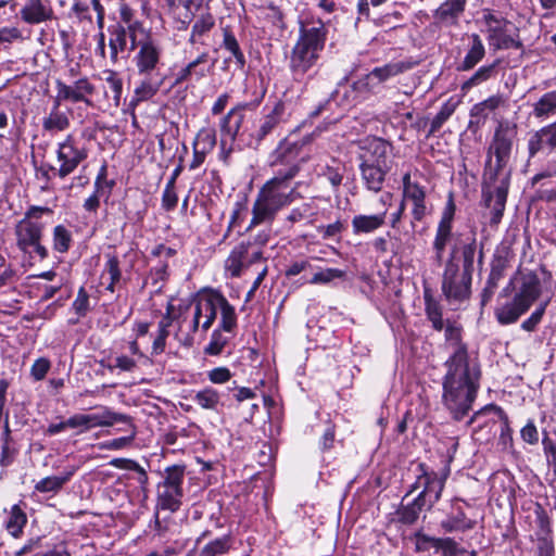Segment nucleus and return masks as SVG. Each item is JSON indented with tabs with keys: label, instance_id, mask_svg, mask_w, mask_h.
<instances>
[{
	"label": "nucleus",
	"instance_id": "f257e3e1",
	"mask_svg": "<svg viewBox=\"0 0 556 556\" xmlns=\"http://www.w3.org/2000/svg\"><path fill=\"white\" fill-rule=\"evenodd\" d=\"M129 50L135 52L132 62L143 79L136 87L130 105L153 98L164 84L161 74L163 47L161 41L139 21L129 23Z\"/></svg>",
	"mask_w": 556,
	"mask_h": 556
},
{
	"label": "nucleus",
	"instance_id": "f03ea898",
	"mask_svg": "<svg viewBox=\"0 0 556 556\" xmlns=\"http://www.w3.org/2000/svg\"><path fill=\"white\" fill-rule=\"evenodd\" d=\"M442 404L455 421H460L472 409L481 379L478 361H466L462 354L444 362Z\"/></svg>",
	"mask_w": 556,
	"mask_h": 556
},
{
	"label": "nucleus",
	"instance_id": "7ed1b4c3",
	"mask_svg": "<svg viewBox=\"0 0 556 556\" xmlns=\"http://www.w3.org/2000/svg\"><path fill=\"white\" fill-rule=\"evenodd\" d=\"M326 39L327 29L321 21L301 23L299 38L289 56V70L294 80L305 81L315 77Z\"/></svg>",
	"mask_w": 556,
	"mask_h": 556
},
{
	"label": "nucleus",
	"instance_id": "20e7f679",
	"mask_svg": "<svg viewBox=\"0 0 556 556\" xmlns=\"http://www.w3.org/2000/svg\"><path fill=\"white\" fill-rule=\"evenodd\" d=\"M290 186L282 185L276 180H267L258 190L252 206V218L245 228V232H252L261 225H271L277 213L292 202L294 189L289 192L285 190Z\"/></svg>",
	"mask_w": 556,
	"mask_h": 556
},
{
	"label": "nucleus",
	"instance_id": "39448f33",
	"mask_svg": "<svg viewBox=\"0 0 556 556\" xmlns=\"http://www.w3.org/2000/svg\"><path fill=\"white\" fill-rule=\"evenodd\" d=\"M303 143L290 141L287 138L279 140L277 147L268 155V166L273 168L276 180L286 186L299 175L306 157L302 155Z\"/></svg>",
	"mask_w": 556,
	"mask_h": 556
},
{
	"label": "nucleus",
	"instance_id": "423d86ee",
	"mask_svg": "<svg viewBox=\"0 0 556 556\" xmlns=\"http://www.w3.org/2000/svg\"><path fill=\"white\" fill-rule=\"evenodd\" d=\"M541 295V281L533 271L521 275L520 285L510 302L498 306L495 316L501 325L516 323Z\"/></svg>",
	"mask_w": 556,
	"mask_h": 556
},
{
	"label": "nucleus",
	"instance_id": "0eeeda50",
	"mask_svg": "<svg viewBox=\"0 0 556 556\" xmlns=\"http://www.w3.org/2000/svg\"><path fill=\"white\" fill-rule=\"evenodd\" d=\"M288 116L286 103L281 100L276 101L273 106H265L262 116L249 132L248 146L258 150L263 144L273 142L280 136Z\"/></svg>",
	"mask_w": 556,
	"mask_h": 556
},
{
	"label": "nucleus",
	"instance_id": "6e6552de",
	"mask_svg": "<svg viewBox=\"0 0 556 556\" xmlns=\"http://www.w3.org/2000/svg\"><path fill=\"white\" fill-rule=\"evenodd\" d=\"M483 23L486 27L488 42L494 50L522 49L519 29L505 17L484 10Z\"/></svg>",
	"mask_w": 556,
	"mask_h": 556
},
{
	"label": "nucleus",
	"instance_id": "1a4fd4ad",
	"mask_svg": "<svg viewBox=\"0 0 556 556\" xmlns=\"http://www.w3.org/2000/svg\"><path fill=\"white\" fill-rule=\"evenodd\" d=\"M515 136V127L508 123H500L495 128L486 152V167H489L491 179H494L508 164Z\"/></svg>",
	"mask_w": 556,
	"mask_h": 556
},
{
	"label": "nucleus",
	"instance_id": "9d476101",
	"mask_svg": "<svg viewBox=\"0 0 556 556\" xmlns=\"http://www.w3.org/2000/svg\"><path fill=\"white\" fill-rule=\"evenodd\" d=\"M87 157L88 149L86 147H79L74 136L67 135L65 139L56 146V161L59 166L54 167L50 165L48 170H45L42 174L49 179L48 173L51 170L54 176L60 179H65L73 174Z\"/></svg>",
	"mask_w": 556,
	"mask_h": 556
},
{
	"label": "nucleus",
	"instance_id": "9b49d317",
	"mask_svg": "<svg viewBox=\"0 0 556 556\" xmlns=\"http://www.w3.org/2000/svg\"><path fill=\"white\" fill-rule=\"evenodd\" d=\"M482 263V248L478 247L477 233L475 230L455 235L451 251L444 264L457 265L463 269L473 271L475 258Z\"/></svg>",
	"mask_w": 556,
	"mask_h": 556
},
{
	"label": "nucleus",
	"instance_id": "f8f14e48",
	"mask_svg": "<svg viewBox=\"0 0 556 556\" xmlns=\"http://www.w3.org/2000/svg\"><path fill=\"white\" fill-rule=\"evenodd\" d=\"M472 273L453 264H444L441 290L450 303L468 300L471 293Z\"/></svg>",
	"mask_w": 556,
	"mask_h": 556
},
{
	"label": "nucleus",
	"instance_id": "ddd939ff",
	"mask_svg": "<svg viewBox=\"0 0 556 556\" xmlns=\"http://www.w3.org/2000/svg\"><path fill=\"white\" fill-rule=\"evenodd\" d=\"M43 228L42 223L28 218L21 219L15 226L17 248L30 257L35 254L40 261L48 257V250L41 244Z\"/></svg>",
	"mask_w": 556,
	"mask_h": 556
},
{
	"label": "nucleus",
	"instance_id": "4468645a",
	"mask_svg": "<svg viewBox=\"0 0 556 556\" xmlns=\"http://www.w3.org/2000/svg\"><path fill=\"white\" fill-rule=\"evenodd\" d=\"M417 479L415 483L410 485L406 496L415 490L422 488L421 492L417 496L427 503L428 509H430L441 498L446 475H439L435 471H429L425 464H419L417 466Z\"/></svg>",
	"mask_w": 556,
	"mask_h": 556
},
{
	"label": "nucleus",
	"instance_id": "2eb2a0df",
	"mask_svg": "<svg viewBox=\"0 0 556 556\" xmlns=\"http://www.w3.org/2000/svg\"><path fill=\"white\" fill-rule=\"evenodd\" d=\"M392 146L378 137L366 138L359 144L357 160L359 165L391 169Z\"/></svg>",
	"mask_w": 556,
	"mask_h": 556
},
{
	"label": "nucleus",
	"instance_id": "dca6fc26",
	"mask_svg": "<svg viewBox=\"0 0 556 556\" xmlns=\"http://www.w3.org/2000/svg\"><path fill=\"white\" fill-rule=\"evenodd\" d=\"M263 258L262 250L250 248L249 243L242 241L231 250L225 261V269L231 277L238 278L244 269L263 261Z\"/></svg>",
	"mask_w": 556,
	"mask_h": 556
},
{
	"label": "nucleus",
	"instance_id": "f3484780",
	"mask_svg": "<svg viewBox=\"0 0 556 556\" xmlns=\"http://www.w3.org/2000/svg\"><path fill=\"white\" fill-rule=\"evenodd\" d=\"M18 16L29 25L47 23L55 17L50 0H24Z\"/></svg>",
	"mask_w": 556,
	"mask_h": 556
},
{
	"label": "nucleus",
	"instance_id": "a211bd4d",
	"mask_svg": "<svg viewBox=\"0 0 556 556\" xmlns=\"http://www.w3.org/2000/svg\"><path fill=\"white\" fill-rule=\"evenodd\" d=\"M94 90V86L87 77L79 78L73 86H68L61 80L56 81V99L60 101L85 102L90 105L91 101L88 100L87 96L93 94Z\"/></svg>",
	"mask_w": 556,
	"mask_h": 556
},
{
	"label": "nucleus",
	"instance_id": "6ab92c4d",
	"mask_svg": "<svg viewBox=\"0 0 556 556\" xmlns=\"http://www.w3.org/2000/svg\"><path fill=\"white\" fill-rule=\"evenodd\" d=\"M468 0H445L434 10L433 18L441 26H456L464 14Z\"/></svg>",
	"mask_w": 556,
	"mask_h": 556
},
{
	"label": "nucleus",
	"instance_id": "aec40b11",
	"mask_svg": "<svg viewBox=\"0 0 556 556\" xmlns=\"http://www.w3.org/2000/svg\"><path fill=\"white\" fill-rule=\"evenodd\" d=\"M507 193L508 186L505 181H503L501 186H497L493 192L483 190V200L485 206L491 210L490 224L492 226L498 225L502 220L505 211Z\"/></svg>",
	"mask_w": 556,
	"mask_h": 556
},
{
	"label": "nucleus",
	"instance_id": "412c9836",
	"mask_svg": "<svg viewBox=\"0 0 556 556\" xmlns=\"http://www.w3.org/2000/svg\"><path fill=\"white\" fill-rule=\"evenodd\" d=\"M476 522L469 519L463 508L457 504H452L451 511L440 522V527L445 533L465 532L471 530Z\"/></svg>",
	"mask_w": 556,
	"mask_h": 556
},
{
	"label": "nucleus",
	"instance_id": "4be33fe9",
	"mask_svg": "<svg viewBox=\"0 0 556 556\" xmlns=\"http://www.w3.org/2000/svg\"><path fill=\"white\" fill-rule=\"evenodd\" d=\"M260 102L261 100H255L252 103H240L236 108L231 109L222 119V131L235 138L242 127L244 118L242 112L247 109H255Z\"/></svg>",
	"mask_w": 556,
	"mask_h": 556
},
{
	"label": "nucleus",
	"instance_id": "5701e85b",
	"mask_svg": "<svg viewBox=\"0 0 556 556\" xmlns=\"http://www.w3.org/2000/svg\"><path fill=\"white\" fill-rule=\"evenodd\" d=\"M443 330L446 346L453 350L448 357H454L458 354H462L466 361H477L476 358H471L469 356L467 344L462 341L463 329L455 321L446 320V323H444Z\"/></svg>",
	"mask_w": 556,
	"mask_h": 556
},
{
	"label": "nucleus",
	"instance_id": "b1692460",
	"mask_svg": "<svg viewBox=\"0 0 556 556\" xmlns=\"http://www.w3.org/2000/svg\"><path fill=\"white\" fill-rule=\"evenodd\" d=\"M422 540L429 543L437 551H441L443 556H478L477 551H468L460 546L453 538H434L422 535Z\"/></svg>",
	"mask_w": 556,
	"mask_h": 556
},
{
	"label": "nucleus",
	"instance_id": "393cba45",
	"mask_svg": "<svg viewBox=\"0 0 556 556\" xmlns=\"http://www.w3.org/2000/svg\"><path fill=\"white\" fill-rule=\"evenodd\" d=\"M216 301H217L216 291L212 290L208 293H206L205 295H202L195 302L197 314H198V316H201V318H202L201 319L202 320L201 329L204 332L207 331L212 327V325L216 318V315H217Z\"/></svg>",
	"mask_w": 556,
	"mask_h": 556
},
{
	"label": "nucleus",
	"instance_id": "a878e982",
	"mask_svg": "<svg viewBox=\"0 0 556 556\" xmlns=\"http://www.w3.org/2000/svg\"><path fill=\"white\" fill-rule=\"evenodd\" d=\"M124 21L127 22V27L115 25L109 28L110 60L114 65L118 63V53L126 50L127 39H129V23L131 21L126 20L125 17Z\"/></svg>",
	"mask_w": 556,
	"mask_h": 556
},
{
	"label": "nucleus",
	"instance_id": "bb28decb",
	"mask_svg": "<svg viewBox=\"0 0 556 556\" xmlns=\"http://www.w3.org/2000/svg\"><path fill=\"white\" fill-rule=\"evenodd\" d=\"M387 211L366 215L358 214L352 218V230L354 235L371 233L386 224Z\"/></svg>",
	"mask_w": 556,
	"mask_h": 556
},
{
	"label": "nucleus",
	"instance_id": "cd10ccee",
	"mask_svg": "<svg viewBox=\"0 0 556 556\" xmlns=\"http://www.w3.org/2000/svg\"><path fill=\"white\" fill-rule=\"evenodd\" d=\"M88 430L96 427H110L115 422H125L130 425V417L124 414L115 413L103 407L101 412L94 414H85Z\"/></svg>",
	"mask_w": 556,
	"mask_h": 556
},
{
	"label": "nucleus",
	"instance_id": "c85d7f7f",
	"mask_svg": "<svg viewBox=\"0 0 556 556\" xmlns=\"http://www.w3.org/2000/svg\"><path fill=\"white\" fill-rule=\"evenodd\" d=\"M182 497L184 489L160 488L159 484L155 507L157 509L175 513L180 508Z\"/></svg>",
	"mask_w": 556,
	"mask_h": 556
},
{
	"label": "nucleus",
	"instance_id": "c756f323",
	"mask_svg": "<svg viewBox=\"0 0 556 556\" xmlns=\"http://www.w3.org/2000/svg\"><path fill=\"white\" fill-rule=\"evenodd\" d=\"M469 39L470 47L464 60L458 65L459 71L472 70L485 55V48L480 36L478 34H471Z\"/></svg>",
	"mask_w": 556,
	"mask_h": 556
},
{
	"label": "nucleus",
	"instance_id": "7c9ffc66",
	"mask_svg": "<svg viewBox=\"0 0 556 556\" xmlns=\"http://www.w3.org/2000/svg\"><path fill=\"white\" fill-rule=\"evenodd\" d=\"M415 63L408 61H399L388 63L380 67H375L369 74L368 77H371L372 81L376 80L377 84L383 83L391 77L400 75L410 68H413Z\"/></svg>",
	"mask_w": 556,
	"mask_h": 556
},
{
	"label": "nucleus",
	"instance_id": "2f4dec72",
	"mask_svg": "<svg viewBox=\"0 0 556 556\" xmlns=\"http://www.w3.org/2000/svg\"><path fill=\"white\" fill-rule=\"evenodd\" d=\"M364 186L372 192H379L383 188L387 174L391 169L358 165Z\"/></svg>",
	"mask_w": 556,
	"mask_h": 556
},
{
	"label": "nucleus",
	"instance_id": "473e14b6",
	"mask_svg": "<svg viewBox=\"0 0 556 556\" xmlns=\"http://www.w3.org/2000/svg\"><path fill=\"white\" fill-rule=\"evenodd\" d=\"M216 299L217 312H220V321L217 329L231 332L237 327V314L235 307L219 291H216Z\"/></svg>",
	"mask_w": 556,
	"mask_h": 556
},
{
	"label": "nucleus",
	"instance_id": "72a5a7b5",
	"mask_svg": "<svg viewBox=\"0 0 556 556\" xmlns=\"http://www.w3.org/2000/svg\"><path fill=\"white\" fill-rule=\"evenodd\" d=\"M425 313L427 319L431 323L432 328L442 331L444 328L443 308L438 300H435L429 289L424 291Z\"/></svg>",
	"mask_w": 556,
	"mask_h": 556
},
{
	"label": "nucleus",
	"instance_id": "f704fd0d",
	"mask_svg": "<svg viewBox=\"0 0 556 556\" xmlns=\"http://www.w3.org/2000/svg\"><path fill=\"white\" fill-rule=\"evenodd\" d=\"M61 101L55 99L50 113L42 119V128L49 132L64 131L70 127L68 116L60 111Z\"/></svg>",
	"mask_w": 556,
	"mask_h": 556
},
{
	"label": "nucleus",
	"instance_id": "c9c22d12",
	"mask_svg": "<svg viewBox=\"0 0 556 556\" xmlns=\"http://www.w3.org/2000/svg\"><path fill=\"white\" fill-rule=\"evenodd\" d=\"M504 103L500 94L491 96L488 99L476 103L470 110V116L476 118L477 123L484 122L491 113Z\"/></svg>",
	"mask_w": 556,
	"mask_h": 556
},
{
	"label": "nucleus",
	"instance_id": "e433bc0d",
	"mask_svg": "<svg viewBox=\"0 0 556 556\" xmlns=\"http://www.w3.org/2000/svg\"><path fill=\"white\" fill-rule=\"evenodd\" d=\"M404 200H409L413 203L412 208V228L415 229V222H421L424 217L427 215V206H426V191L424 187H415L413 191L404 197Z\"/></svg>",
	"mask_w": 556,
	"mask_h": 556
},
{
	"label": "nucleus",
	"instance_id": "4c0bfd02",
	"mask_svg": "<svg viewBox=\"0 0 556 556\" xmlns=\"http://www.w3.org/2000/svg\"><path fill=\"white\" fill-rule=\"evenodd\" d=\"M428 508V504L425 503L420 497L416 496L407 505H401L396 510L399 521L403 525H413L417 521L419 514L422 509Z\"/></svg>",
	"mask_w": 556,
	"mask_h": 556
},
{
	"label": "nucleus",
	"instance_id": "58836bf2",
	"mask_svg": "<svg viewBox=\"0 0 556 556\" xmlns=\"http://www.w3.org/2000/svg\"><path fill=\"white\" fill-rule=\"evenodd\" d=\"M105 264L102 271V277L109 276V283L106 286V290L114 292L116 286L122 280V270H121V262L116 254L106 253L105 254Z\"/></svg>",
	"mask_w": 556,
	"mask_h": 556
},
{
	"label": "nucleus",
	"instance_id": "ea45409f",
	"mask_svg": "<svg viewBox=\"0 0 556 556\" xmlns=\"http://www.w3.org/2000/svg\"><path fill=\"white\" fill-rule=\"evenodd\" d=\"M27 523V516L18 505H13L5 521L7 531L15 539L23 534V529Z\"/></svg>",
	"mask_w": 556,
	"mask_h": 556
},
{
	"label": "nucleus",
	"instance_id": "a19ab883",
	"mask_svg": "<svg viewBox=\"0 0 556 556\" xmlns=\"http://www.w3.org/2000/svg\"><path fill=\"white\" fill-rule=\"evenodd\" d=\"M498 61L491 64L480 66L467 80L462 85V90H469L472 87L479 86L494 77L497 73Z\"/></svg>",
	"mask_w": 556,
	"mask_h": 556
},
{
	"label": "nucleus",
	"instance_id": "79ce46f5",
	"mask_svg": "<svg viewBox=\"0 0 556 556\" xmlns=\"http://www.w3.org/2000/svg\"><path fill=\"white\" fill-rule=\"evenodd\" d=\"M193 402L207 410H217L222 405L219 392L212 387H206L195 392Z\"/></svg>",
	"mask_w": 556,
	"mask_h": 556
},
{
	"label": "nucleus",
	"instance_id": "37998d69",
	"mask_svg": "<svg viewBox=\"0 0 556 556\" xmlns=\"http://www.w3.org/2000/svg\"><path fill=\"white\" fill-rule=\"evenodd\" d=\"M74 472L75 468L73 467L62 476L46 477L36 483L35 490L40 493L58 492L71 480Z\"/></svg>",
	"mask_w": 556,
	"mask_h": 556
},
{
	"label": "nucleus",
	"instance_id": "c03bdc74",
	"mask_svg": "<svg viewBox=\"0 0 556 556\" xmlns=\"http://www.w3.org/2000/svg\"><path fill=\"white\" fill-rule=\"evenodd\" d=\"M185 473V465H173L166 467L162 473L163 480L159 483L160 488L182 489Z\"/></svg>",
	"mask_w": 556,
	"mask_h": 556
},
{
	"label": "nucleus",
	"instance_id": "a18cd8bd",
	"mask_svg": "<svg viewBox=\"0 0 556 556\" xmlns=\"http://www.w3.org/2000/svg\"><path fill=\"white\" fill-rule=\"evenodd\" d=\"M454 238L455 236L452 232V227L438 225L432 244L435 254V261L438 263H442L445 249L451 241H454Z\"/></svg>",
	"mask_w": 556,
	"mask_h": 556
},
{
	"label": "nucleus",
	"instance_id": "49530a36",
	"mask_svg": "<svg viewBox=\"0 0 556 556\" xmlns=\"http://www.w3.org/2000/svg\"><path fill=\"white\" fill-rule=\"evenodd\" d=\"M532 113L538 118L554 115L556 113V90L544 93L534 103Z\"/></svg>",
	"mask_w": 556,
	"mask_h": 556
},
{
	"label": "nucleus",
	"instance_id": "de8ad7c7",
	"mask_svg": "<svg viewBox=\"0 0 556 556\" xmlns=\"http://www.w3.org/2000/svg\"><path fill=\"white\" fill-rule=\"evenodd\" d=\"M345 170L344 164L336 159L327 163L323 168L320 176L327 179L333 188H339L343 180V173Z\"/></svg>",
	"mask_w": 556,
	"mask_h": 556
},
{
	"label": "nucleus",
	"instance_id": "09e8293b",
	"mask_svg": "<svg viewBox=\"0 0 556 556\" xmlns=\"http://www.w3.org/2000/svg\"><path fill=\"white\" fill-rule=\"evenodd\" d=\"M215 25V20L211 13L201 14L192 26L189 42L202 43L201 38L207 34Z\"/></svg>",
	"mask_w": 556,
	"mask_h": 556
},
{
	"label": "nucleus",
	"instance_id": "8fccbe9b",
	"mask_svg": "<svg viewBox=\"0 0 556 556\" xmlns=\"http://www.w3.org/2000/svg\"><path fill=\"white\" fill-rule=\"evenodd\" d=\"M173 317L169 312H167L159 323V331L157 336L152 344V354L159 355L164 352L166 346V339L169 336L168 328L172 326Z\"/></svg>",
	"mask_w": 556,
	"mask_h": 556
},
{
	"label": "nucleus",
	"instance_id": "3c124183",
	"mask_svg": "<svg viewBox=\"0 0 556 556\" xmlns=\"http://www.w3.org/2000/svg\"><path fill=\"white\" fill-rule=\"evenodd\" d=\"M223 47L232 54L238 68L243 70L245 65L244 54L240 49L238 40L228 28L224 29Z\"/></svg>",
	"mask_w": 556,
	"mask_h": 556
},
{
	"label": "nucleus",
	"instance_id": "603ef678",
	"mask_svg": "<svg viewBox=\"0 0 556 556\" xmlns=\"http://www.w3.org/2000/svg\"><path fill=\"white\" fill-rule=\"evenodd\" d=\"M494 413L498 419L502 421L503 426H502V435L506 434V433H509L510 432V427H509V420H508V416L507 414L503 410L502 407L495 405V404H489V405H485L483 408L477 410L471 417L470 419L467 421V425L470 426L471 424H473L481 415H484L486 413Z\"/></svg>",
	"mask_w": 556,
	"mask_h": 556
},
{
	"label": "nucleus",
	"instance_id": "864d4df0",
	"mask_svg": "<svg viewBox=\"0 0 556 556\" xmlns=\"http://www.w3.org/2000/svg\"><path fill=\"white\" fill-rule=\"evenodd\" d=\"M457 103L452 100H447L442 104L440 111L433 117L430 124L429 135L438 132L444 123L454 114Z\"/></svg>",
	"mask_w": 556,
	"mask_h": 556
},
{
	"label": "nucleus",
	"instance_id": "5fc2aeb1",
	"mask_svg": "<svg viewBox=\"0 0 556 556\" xmlns=\"http://www.w3.org/2000/svg\"><path fill=\"white\" fill-rule=\"evenodd\" d=\"M208 52L203 51L201 52L194 60L190 61L185 66L190 71L191 75L193 76L194 80H201L202 78L206 77V75L210 72V67L207 66L208 62Z\"/></svg>",
	"mask_w": 556,
	"mask_h": 556
},
{
	"label": "nucleus",
	"instance_id": "6e6d98bb",
	"mask_svg": "<svg viewBox=\"0 0 556 556\" xmlns=\"http://www.w3.org/2000/svg\"><path fill=\"white\" fill-rule=\"evenodd\" d=\"M72 243V233L63 225L53 228V249L59 253H65L70 250Z\"/></svg>",
	"mask_w": 556,
	"mask_h": 556
},
{
	"label": "nucleus",
	"instance_id": "4d7b16f0",
	"mask_svg": "<svg viewBox=\"0 0 556 556\" xmlns=\"http://www.w3.org/2000/svg\"><path fill=\"white\" fill-rule=\"evenodd\" d=\"M371 83L372 79L368 74L354 81L351 86V102L355 104L366 99L371 91Z\"/></svg>",
	"mask_w": 556,
	"mask_h": 556
},
{
	"label": "nucleus",
	"instance_id": "13d9d810",
	"mask_svg": "<svg viewBox=\"0 0 556 556\" xmlns=\"http://www.w3.org/2000/svg\"><path fill=\"white\" fill-rule=\"evenodd\" d=\"M216 144V132L214 129L202 128L193 142V148L197 147L198 150L203 151L205 153L211 152Z\"/></svg>",
	"mask_w": 556,
	"mask_h": 556
},
{
	"label": "nucleus",
	"instance_id": "bf43d9fd",
	"mask_svg": "<svg viewBox=\"0 0 556 556\" xmlns=\"http://www.w3.org/2000/svg\"><path fill=\"white\" fill-rule=\"evenodd\" d=\"M231 542L230 538L228 535H224L222 538H218L208 544H206L201 553L200 556H218L224 553H226L230 548Z\"/></svg>",
	"mask_w": 556,
	"mask_h": 556
},
{
	"label": "nucleus",
	"instance_id": "052dcab7",
	"mask_svg": "<svg viewBox=\"0 0 556 556\" xmlns=\"http://www.w3.org/2000/svg\"><path fill=\"white\" fill-rule=\"evenodd\" d=\"M228 341L229 339L223 336L220 329H215L212 332L208 344L204 349V353L212 356L219 355L224 348L227 345Z\"/></svg>",
	"mask_w": 556,
	"mask_h": 556
},
{
	"label": "nucleus",
	"instance_id": "680f3d73",
	"mask_svg": "<svg viewBox=\"0 0 556 556\" xmlns=\"http://www.w3.org/2000/svg\"><path fill=\"white\" fill-rule=\"evenodd\" d=\"M345 273L338 268H327L320 270L311 278L308 281L312 285H327L334 279L343 278Z\"/></svg>",
	"mask_w": 556,
	"mask_h": 556
},
{
	"label": "nucleus",
	"instance_id": "e2e57ef3",
	"mask_svg": "<svg viewBox=\"0 0 556 556\" xmlns=\"http://www.w3.org/2000/svg\"><path fill=\"white\" fill-rule=\"evenodd\" d=\"M545 146H546V131H545V128L542 127L541 129L533 132L528 140L529 156L530 157L534 156L538 152L542 151Z\"/></svg>",
	"mask_w": 556,
	"mask_h": 556
},
{
	"label": "nucleus",
	"instance_id": "0e129e2a",
	"mask_svg": "<svg viewBox=\"0 0 556 556\" xmlns=\"http://www.w3.org/2000/svg\"><path fill=\"white\" fill-rule=\"evenodd\" d=\"M271 233V225H265L264 228L257 230L255 233H252L250 239L244 242L249 243L250 248H258V250H262V248L268 243Z\"/></svg>",
	"mask_w": 556,
	"mask_h": 556
},
{
	"label": "nucleus",
	"instance_id": "69168bd1",
	"mask_svg": "<svg viewBox=\"0 0 556 556\" xmlns=\"http://www.w3.org/2000/svg\"><path fill=\"white\" fill-rule=\"evenodd\" d=\"M173 7H182L186 10L185 20L182 24L189 23L195 12L201 8L203 0H169Z\"/></svg>",
	"mask_w": 556,
	"mask_h": 556
},
{
	"label": "nucleus",
	"instance_id": "338daca9",
	"mask_svg": "<svg viewBox=\"0 0 556 556\" xmlns=\"http://www.w3.org/2000/svg\"><path fill=\"white\" fill-rule=\"evenodd\" d=\"M177 202H178V197L175 191L174 178H170L167 181V184L164 188L163 194H162V207L165 211H172L176 207Z\"/></svg>",
	"mask_w": 556,
	"mask_h": 556
},
{
	"label": "nucleus",
	"instance_id": "774afa93",
	"mask_svg": "<svg viewBox=\"0 0 556 556\" xmlns=\"http://www.w3.org/2000/svg\"><path fill=\"white\" fill-rule=\"evenodd\" d=\"M505 269H506V263L504 260L498 258V260L494 261L492 263L491 271H490V275L488 277L485 285L491 286V288H497L498 282L504 277Z\"/></svg>",
	"mask_w": 556,
	"mask_h": 556
}]
</instances>
